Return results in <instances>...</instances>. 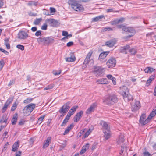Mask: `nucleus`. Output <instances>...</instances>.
Masks as SVG:
<instances>
[{
  "label": "nucleus",
  "mask_w": 156,
  "mask_h": 156,
  "mask_svg": "<svg viewBox=\"0 0 156 156\" xmlns=\"http://www.w3.org/2000/svg\"><path fill=\"white\" fill-rule=\"evenodd\" d=\"M72 115L70 113V112H69L67 114L66 117V119H69L70 117Z\"/></svg>",
  "instance_id": "0e129e2a"
},
{
  "label": "nucleus",
  "mask_w": 156,
  "mask_h": 156,
  "mask_svg": "<svg viewBox=\"0 0 156 156\" xmlns=\"http://www.w3.org/2000/svg\"><path fill=\"white\" fill-rule=\"evenodd\" d=\"M17 113H16L15 115H14L11 120L12 124V125L16 124L17 119Z\"/></svg>",
  "instance_id": "cd10ccee"
},
{
  "label": "nucleus",
  "mask_w": 156,
  "mask_h": 156,
  "mask_svg": "<svg viewBox=\"0 0 156 156\" xmlns=\"http://www.w3.org/2000/svg\"><path fill=\"white\" fill-rule=\"evenodd\" d=\"M154 75H152L149 78L147 82L146 86H148L150 85L151 82L154 80Z\"/></svg>",
  "instance_id": "c85d7f7f"
},
{
  "label": "nucleus",
  "mask_w": 156,
  "mask_h": 156,
  "mask_svg": "<svg viewBox=\"0 0 156 156\" xmlns=\"http://www.w3.org/2000/svg\"><path fill=\"white\" fill-rule=\"evenodd\" d=\"M44 38L45 45H48L54 42V39L51 37H44Z\"/></svg>",
  "instance_id": "dca6fc26"
},
{
  "label": "nucleus",
  "mask_w": 156,
  "mask_h": 156,
  "mask_svg": "<svg viewBox=\"0 0 156 156\" xmlns=\"http://www.w3.org/2000/svg\"><path fill=\"white\" fill-rule=\"evenodd\" d=\"M122 33H124L125 32L131 33V34L129 35L128 36L124 37V39L130 38L131 37L134 35L135 33V30L133 29V28L130 27H123L122 28Z\"/></svg>",
  "instance_id": "20e7f679"
},
{
  "label": "nucleus",
  "mask_w": 156,
  "mask_h": 156,
  "mask_svg": "<svg viewBox=\"0 0 156 156\" xmlns=\"http://www.w3.org/2000/svg\"><path fill=\"white\" fill-rule=\"evenodd\" d=\"M70 57L65 58V60L67 62H73L76 60V58L73 53H70Z\"/></svg>",
  "instance_id": "f3484780"
},
{
  "label": "nucleus",
  "mask_w": 156,
  "mask_h": 156,
  "mask_svg": "<svg viewBox=\"0 0 156 156\" xmlns=\"http://www.w3.org/2000/svg\"><path fill=\"white\" fill-rule=\"evenodd\" d=\"M125 21V19L124 18H121L119 19H116L112 21V25L117 24L119 23H122Z\"/></svg>",
  "instance_id": "aec40b11"
},
{
  "label": "nucleus",
  "mask_w": 156,
  "mask_h": 156,
  "mask_svg": "<svg viewBox=\"0 0 156 156\" xmlns=\"http://www.w3.org/2000/svg\"><path fill=\"white\" fill-rule=\"evenodd\" d=\"M97 82L99 84H107L108 83L107 79L105 78L98 79L97 80Z\"/></svg>",
  "instance_id": "4be33fe9"
},
{
  "label": "nucleus",
  "mask_w": 156,
  "mask_h": 156,
  "mask_svg": "<svg viewBox=\"0 0 156 156\" xmlns=\"http://www.w3.org/2000/svg\"><path fill=\"white\" fill-rule=\"evenodd\" d=\"M100 125L102 126V127L104 129L106 130L108 129V125L106 122L104 121L101 120L100 121Z\"/></svg>",
  "instance_id": "393cba45"
},
{
  "label": "nucleus",
  "mask_w": 156,
  "mask_h": 156,
  "mask_svg": "<svg viewBox=\"0 0 156 156\" xmlns=\"http://www.w3.org/2000/svg\"><path fill=\"white\" fill-rule=\"evenodd\" d=\"M104 71V69L101 68L100 67H97L95 69L94 72L96 73L97 75L100 76L103 73Z\"/></svg>",
  "instance_id": "a211bd4d"
},
{
  "label": "nucleus",
  "mask_w": 156,
  "mask_h": 156,
  "mask_svg": "<svg viewBox=\"0 0 156 156\" xmlns=\"http://www.w3.org/2000/svg\"><path fill=\"white\" fill-rule=\"evenodd\" d=\"M50 10L51 13L55 12L56 11L55 9L52 7L50 8Z\"/></svg>",
  "instance_id": "774afa93"
},
{
  "label": "nucleus",
  "mask_w": 156,
  "mask_h": 156,
  "mask_svg": "<svg viewBox=\"0 0 156 156\" xmlns=\"http://www.w3.org/2000/svg\"><path fill=\"white\" fill-rule=\"evenodd\" d=\"M37 41L39 44L45 45L44 37H40L37 39Z\"/></svg>",
  "instance_id": "bb28decb"
},
{
  "label": "nucleus",
  "mask_w": 156,
  "mask_h": 156,
  "mask_svg": "<svg viewBox=\"0 0 156 156\" xmlns=\"http://www.w3.org/2000/svg\"><path fill=\"white\" fill-rule=\"evenodd\" d=\"M116 61L115 59L113 57L109 58L106 62L107 66L110 68L115 67L116 65Z\"/></svg>",
  "instance_id": "0eeeda50"
},
{
  "label": "nucleus",
  "mask_w": 156,
  "mask_h": 156,
  "mask_svg": "<svg viewBox=\"0 0 156 156\" xmlns=\"http://www.w3.org/2000/svg\"><path fill=\"white\" fill-rule=\"evenodd\" d=\"M41 35H42L41 33V31L40 30H38L35 33V35L36 36H41Z\"/></svg>",
  "instance_id": "4d7b16f0"
},
{
  "label": "nucleus",
  "mask_w": 156,
  "mask_h": 156,
  "mask_svg": "<svg viewBox=\"0 0 156 156\" xmlns=\"http://www.w3.org/2000/svg\"><path fill=\"white\" fill-rule=\"evenodd\" d=\"M96 105L95 103H93L91 105L90 107L86 110V113L87 114H89L93 112L95 108L96 107Z\"/></svg>",
  "instance_id": "4468645a"
},
{
  "label": "nucleus",
  "mask_w": 156,
  "mask_h": 156,
  "mask_svg": "<svg viewBox=\"0 0 156 156\" xmlns=\"http://www.w3.org/2000/svg\"><path fill=\"white\" fill-rule=\"evenodd\" d=\"M104 137L106 140L110 138L111 136V133L109 129H107L104 132Z\"/></svg>",
  "instance_id": "a878e982"
},
{
  "label": "nucleus",
  "mask_w": 156,
  "mask_h": 156,
  "mask_svg": "<svg viewBox=\"0 0 156 156\" xmlns=\"http://www.w3.org/2000/svg\"><path fill=\"white\" fill-rule=\"evenodd\" d=\"M143 156H151V154L148 151H145L143 153Z\"/></svg>",
  "instance_id": "603ef678"
},
{
  "label": "nucleus",
  "mask_w": 156,
  "mask_h": 156,
  "mask_svg": "<svg viewBox=\"0 0 156 156\" xmlns=\"http://www.w3.org/2000/svg\"><path fill=\"white\" fill-rule=\"evenodd\" d=\"M69 3L71 8L75 11L81 12L84 11V9L83 6L78 3L76 1L70 0Z\"/></svg>",
  "instance_id": "f257e3e1"
},
{
  "label": "nucleus",
  "mask_w": 156,
  "mask_h": 156,
  "mask_svg": "<svg viewBox=\"0 0 156 156\" xmlns=\"http://www.w3.org/2000/svg\"><path fill=\"white\" fill-rule=\"evenodd\" d=\"M108 53L109 52L108 51L101 53L99 56V59L101 60L102 59H104L107 56Z\"/></svg>",
  "instance_id": "5701e85b"
},
{
  "label": "nucleus",
  "mask_w": 156,
  "mask_h": 156,
  "mask_svg": "<svg viewBox=\"0 0 156 156\" xmlns=\"http://www.w3.org/2000/svg\"><path fill=\"white\" fill-rule=\"evenodd\" d=\"M89 147V144L88 143L86 144L85 146H83L80 151V154H82L84 153L86 151L87 149Z\"/></svg>",
  "instance_id": "c756f323"
},
{
  "label": "nucleus",
  "mask_w": 156,
  "mask_h": 156,
  "mask_svg": "<svg viewBox=\"0 0 156 156\" xmlns=\"http://www.w3.org/2000/svg\"><path fill=\"white\" fill-rule=\"evenodd\" d=\"M47 21L49 22L50 26L53 27H56L59 25V23L56 20L53 19H48Z\"/></svg>",
  "instance_id": "6e6552de"
},
{
  "label": "nucleus",
  "mask_w": 156,
  "mask_h": 156,
  "mask_svg": "<svg viewBox=\"0 0 156 156\" xmlns=\"http://www.w3.org/2000/svg\"><path fill=\"white\" fill-rule=\"evenodd\" d=\"M112 82H113V84L114 85H116V79L115 77H113L112 78Z\"/></svg>",
  "instance_id": "69168bd1"
},
{
  "label": "nucleus",
  "mask_w": 156,
  "mask_h": 156,
  "mask_svg": "<svg viewBox=\"0 0 156 156\" xmlns=\"http://www.w3.org/2000/svg\"><path fill=\"white\" fill-rule=\"evenodd\" d=\"M124 140V136L121 135L118 139L117 143L118 144H120L121 143H122Z\"/></svg>",
  "instance_id": "72a5a7b5"
},
{
  "label": "nucleus",
  "mask_w": 156,
  "mask_h": 156,
  "mask_svg": "<svg viewBox=\"0 0 156 156\" xmlns=\"http://www.w3.org/2000/svg\"><path fill=\"white\" fill-rule=\"evenodd\" d=\"M140 103L138 101L135 102L134 105L132 106V111H135L138 110L140 108Z\"/></svg>",
  "instance_id": "f8f14e48"
},
{
  "label": "nucleus",
  "mask_w": 156,
  "mask_h": 156,
  "mask_svg": "<svg viewBox=\"0 0 156 156\" xmlns=\"http://www.w3.org/2000/svg\"><path fill=\"white\" fill-rule=\"evenodd\" d=\"M146 118V115L145 114H142L140 118V123L143 124V125H145L146 124H147V123H148L150 119H148V117L147 118L145 119Z\"/></svg>",
  "instance_id": "9d476101"
},
{
  "label": "nucleus",
  "mask_w": 156,
  "mask_h": 156,
  "mask_svg": "<svg viewBox=\"0 0 156 156\" xmlns=\"http://www.w3.org/2000/svg\"><path fill=\"white\" fill-rule=\"evenodd\" d=\"M19 147V141H18L16 142H15L12 147V151L14 152H15L16 151H17L18 149V148Z\"/></svg>",
  "instance_id": "b1692460"
},
{
  "label": "nucleus",
  "mask_w": 156,
  "mask_h": 156,
  "mask_svg": "<svg viewBox=\"0 0 156 156\" xmlns=\"http://www.w3.org/2000/svg\"><path fill=\"white\" fill-rule=\"evenodd\" d=\"M33 100V98H27L23 101V103L25 104H27L31 102Z\"/></svg>",
  "instance_id": "a19ab883"
},
{
  "label": "nucleus",
  "mask_w": 156,
  "mask_h": 156,
  "mask_svg": "<svg viewBox=\"0 0 156 156\" xmlns=\"http://www.w3.org/2000/svg\"><path fill=\"white\" fill-rule=\"evenodd\" d=\"M85 129H83L81 130L80 132L78 133V135L80 136H81L82 135H83L84 134L85 132Z\"/></svg>",
  "instance_id": "13d9d810"
},
{
  "label": "nucleus",
  "mask_w": 156,
  "mask_h": 156,
  "mask_svg": "<svg viewBox=\"0 0 156 156\" xmlns=\"http://www.w3.org/2000/svg\"><path fill=\"white\" fill-rule=\"evenodd\" d=\"M35 107V104L31 103L26 106L23 109V115L27 116L33 111Z\"/></svg>",
  "instance_id": "7ed1b4c3"
},
{
  "label": "nucleus",
  "mask_w": 156,
  "mask_h": 156,
  "mask_svg": "<svg viewBox=\"0 0 156 156\" xmlns=\"http://www.w3.org/2000/svg\"><path fill=\"white\" fill-rule=\"evenodd\" d=\"M70 104L69 102H67L63 105L59 109V112L62 114L63 116L65 115L69 109Z\"/></svg>",
  "instance_id": "39448f33"
},
{
  "label": "nucleus",
  "mask_w": 156,
  "mask_h": 156,
  "mask_svg": "<svg viewBox=\"0 0 156 156\" xmlns=\"http://www.w3.org/2000/svg\"><path fill=\"white\" fill-rule=\"evenodd\" d=\"M61 70L54 71H53V74L55 75H58L60 74Z\"/></svg>",
  "instance_id": "3c124183"
},
{
  "label": "nucleus",
  "mask_w": 156,
  "mask_h": 156,
  "mask_svg": "<svg viewBox=\"0 0 156 156\" xmlns=\"http://www.w3.org/2000/svg\"><path fill=\"white\" fill-rule=\"evenodd\" d=\"M83 112L82 111H80L77 113L74 118V121L75 122H77L80 120L82 117V115L83 114Z\"/></svg>",
  "instance_id": "ddd939ff"
},
{
  "label": "nucleus",
  "mask_w": 156,
  "mask_h": 156,
  "mask_svg": "<svg viewBox=\"0 0 156 156\" xmlns=\"http://www.w3.org/2000/svg\"><path fill=\"white\" fill-rule=\"evenodd\" d=\"M17 104L16 102L14 103L11 107V110L12 111H14L17 108Z\"/></svg>",
  "instance_id": "c03bdc74"
},
{
  "label": "nucleus",
  "mask_w": 156,
  "mask_h": 156,
  "mask_svg": "<svg viewBox=\"0 0 156 156\" xmlns=\"http://www.w3.org/2000/svg\"><path fill=\"white\" fill-rule=\"evenodd\" d=\"M119 92L123 97H126L125 95L129 93L128 88L125 86H122L120 87Z\"/></svg>",
  "instance_id": "1a4fd4ad"
},
{
  "label": "nucleus",
  "mask_w": 156,
  "mask_h": 156,
  "mask_svg": "<svg viewBox=\"0 0 156 156\" xmlns=\"http://www.w3.org/2000/svg\"><path fill=\"white\" fill-rule=\"evenodd\" d=\"M155 70V69L150 67H147L144 69L145 72L146 73H151Z\"/></svg>",
  "instance_id": "2f4dec72"
},
{
  "label": "nucleus",
  "mask_w": 156,
  "mask_h": 156,
  "mask_svg": "<svg viewBox=\"0 0 156 156\" xmlns=\"http://www.w3.org/2000/svg\"><path fill=\"white\" fill-rule=\"evenodd\" d=\"M73 125L72 124H70L69 126L65 130L64 132L63 133L64 135H65L67 134L70 131V130L73 127Z\"/></svg>",
  "instance_id": "7c9ffc66"
},
{
  "label": "nucleus",
  "mask_w": 156,
  "mask_h": 156,
  "mask_svg": "<svg viewBox=\"0 0 156 156\" xmlns=\"http://www.w3.org/2000/svg\"><path fill=\"white\" fill-rule=\"evenodd\" d=\"M68 34V32L66 31H63L62 32V35L63 36L66 37Z\"/></svg>",
  "instance_id": "680f3d73"
},
{
  "label": "nucleus",
  "mask_w": 156,
  "mask_h": 156,
  "mask_svg": "<svg viewBox=\"0 0 156 156\" xmlns=\"http://www.w3.org/2000/svg\"><path fill=\"white\" fill-rule=\"evenodd\" d=\"M42 20L41 18H38L35 20L33 23L35 25H38Z\"/></svg>",
  "instance_id": "79ce46f5"
},
{
  "label": "nucleus",
  "mask_w": 156,
  "mask_h": 156,
  "mask_svg": "<svg viewBox=\"0 0 156 156\" xmlns=\"http://www.w3.org/2000/svg\"><path fill=\"white\" fill-rule=\"evenodd\" d=\"M45 116V115H43L41 116L38 119L37 123L39 124H40L42 122L43 119H44V117Z\"/></svg>",
  "instance_id": "58836bf2"
},
{
  "label": "nucleus",
  "mask_w": 156,
  "mask_h": 156,
  "mask_svg": "<svg viewBox=\"0 0 156 156\" xmlns=\"http://www.w3.org/2000/svg\"><path fill=\"white\" fill-rule=\"evenodd\" d=\"M110 31V30H112V28L109 27H106L104 29V31Z\"/></svg>",
  "instance_id": "052dcab7"
},
{
  "label": "nucleus",
  "mask_w": 156,
  "mask_h": 156,
  "mask_svg": "<svg viewBox=\"0 0 156 156\" xmlns=\"http://www.w3.org/2000/svg\"><path fill=\"white\" fill-rule=\"evenodd\" d=\"M5 41V45L6 47V48L7 49H9L10 48V45L9 44V39L6 38L4 40Z\"/></svg>",
  "instance_id": "f704fd0d"
},
{
  "label": "nucleus",
  "mask_w": 156,
  "mask_h": 156,
  "mask_svg": "<svg viewBox=\"0 0 156 156\" xmlns=\"http://www.w3.org/2000/svg\"><path fill=\"white\" fill-rule=\"evenodd\" d=\"M129 48V46L128 45H127L125 46L121 47L120 48V50L121 52L126 54Z\"/></svg>",
  "instance_id": "6ab92c4d"
},
{
  "label": "nucleus",
  "mask_w": 156,
  "mask_h": 156,
  "mask_svg": "<svg viewBox=\"0 0 156 156\" xmlns=\"http://www.w3.org/2000/svg\"><path fill=\"white\" fill-rule=\"evenodd\" d=\"M154 35V32H151L150 33H148L147 34H146V36H150L151 37V36Z\"/></svg>",
  "instance_id": "bf43d9fd"
},
{
  "label": "nucleus",
  "mask_w": 156,
  "mask_h": 156,
  "mask_svg": "<svg viewBox=\"0 0 156 156\" xmlns=\"http://www.w3.org/2000/svg\"><path fill=\"white\" fill-rule=\"evenodd\" d=\"M8 120V118L5 115L2 116L1 119L0 121V123H6Z\"/></svg>",
  "instance_id": "e433bc0d"
},
{
  "label": "nucleus",
  "mask_w": 156,
  "mask_h": 156,
  "mask_svg": "<svg viewBox=\"0 0 156 156\" xmlns=\"http://www.w3.org/2000/svg\"><path fill=\"white\" fill-rule=\"evenodd\" d=\"M103 18H104L105 19L104 16L103 15H100L99 16L93 18L92 19V21L94 22H97Z\"/></svg>",
  "instance_id": "473e14b6"
},
{
  "label": "nucleus",
  "mask_w": 156,
  "mask_h": 156,
  "mask_svg": "<svg viewBox=\"0 0 156 156\" xmlns=\"http://www.w3.org/2000/svg\"><path fill=\"white\" fill-rule=\"evenodd\" d=\"M91 132V131L89 129L87 132H86L84 135H83V138H85L88 136L90 134Z\"/></svg>",
  "instance_id": "ea45409f"
},
{
  "label": "nucleus",
  "mask_w": 156,
  "mask_h": 156,
  "mask_svg": "<svg viewBox=\"0 0 156 156\" xmlns=\"http://www.w3.org/2000/svg\"><path fill=\"white\" fill-rule=\"evenodd\" d=\"M5 63L3 60L0 61V70H2L3 67L4 66Z\"/></svg>",
  "instance_id": "de8ad7c7"
},
{
  "label": "nucleus",
  "mask_w": 156,
  "mask_h": 156,
  "mask_svg": "<svg viewBox=\"0 0 156 156\" xmlns=\"http://www.w3.org/2000/svg\"><path fill=\"white\" fill-rule=\"evenodd\" d=\"M129 51L131 54L134 55L136 53V50L135 48H132L129 50Z\"/></svg>",
  "instance_id": "37998d69"
},
{
  "label": "nucleus",
  "mask_w": 156,
  "mask_h": 156,
  "mask_svg": "<svg viewBox=\"0 0 156 156\" xmlns=\"http://www.w3.org/2000/svg\"><path fill=\"white\" fill-rule=\"evenodd\" d=\"M28 37V34L24 31L20 32L18 34V38L20 39H25Z\"/></svg>",
  "instance_id": "9b49d317"
},
{
  "label": "nucleus",
  "mask_w": 156,
  "mask_h": 156,
  "mask_svg": "<svg viewBox=\"0 0 156 156\" xmlns=\"http://www.w3.org/2000/svg\"><path fill=\"white\" fill-rule=\"evenodd\" d=\"M16 48L21 50H23L24 49V46L23 45L20 44L17 45L16 46Z\"/></svg>",
  "instance_id": "8fccbe9b"
},
{
  "label": "nucleus",
  "mask_w": 156,
  "mask_h": 156,
  "mask_svg": "<svg viewBox=\"0 0 156 156\" xmlns=\"http://www.w3.org/2000/svg\"><path fill=\"white\" fill-rule=\"evenodd\" d=\"M4 5V2L3 0H0V8L2 7Z\"/></svg>",
  "instance_id": "338daca9"
},
{
  "label": "nucleus",
  "mask_w": 156,
  "mask_h": 156,
  "mask_svg": "<svg viewBox=\"0 0 156 156\" xmlns=\"http://www.w3.org/2000/svg\"><path fill=\"white\" fill-rule=\"evenodd\" d=\"M54 86L52 84H50L47 86L44 89V90H46L52 89Z\"/></svg>",
  "instance_id": "49530a36"
},
{
  "label": "nucleus",
  "mask_w": 156,
  "mask_h": 156,
  "mask_svg": "<svg viewBox=\"0 0 156 156\" xmlns=\"http://www.w3.org/2000/svg\"><path fill=\"white\" fill-rule=\"evenodd\" d=\"M8 106V105L6 104L4 105L2 109V113H4L5 112Z\"/></svg>",
  "instance_id": "09e8293b"
},
{
  "label": "nucleus",
  "mask_w": 156,
  "mask_h": 156,
  "mask_svg": "<svg viewBox=\"0 0 156 156\" xmlns=\"http://www.w3.org/2000/svg\"><path fill=\"white\" fill-rule=\"evenodd\" d=\"M156 114V113L153 111H152L150 113L149 115L148 116V119H149L150 120L153 117H154Z\"/></svg>",
  "instance_id": "4c0bfd02"
},
{
  "label": "nucleus",
  "mask_w": 156,
  "mask_h": 156,
  "mask_svg": "<svg viewBox=\"0 0 156 156\" xmlns=\"http://www.w3.org/2000/svg\"><path fill=\"white\" fill-rule=\"evenodd\" d=\"M12 100L13 99L12 98H9L5 104L9 105L12 102Z\"/></svg>",
  "instance_id": "864d4df0"
},
{
  "label": "nucleus",
  "mask_w": 156,
  "mask_h": 156,
  "mask_svg": "<svg viewBox=\"0 0 156 156\" xmlns=\"http://www.w3.org/2000/svg\"><path fill=\"white\" fill-rule=\"evenodd\" d=\"M117 98L113 94H111L106 96L104 102L108 105H112L116 102Z\"/></svg>",
  "instance_id": "f03ea898"
},
{
  "label": "nucleus",
  "mask_w": 156,
  "mask_h": 156,
  "mask_svg": "<svg viewBox=\"0 0 156 156\" xmlns=\"http://www.w3.org/2000/svg\"><path fill=\"white\" fill-rule=\"evenodd\" d=\"M78 108V106H75L73 107L71 109V110L74 113V112L76 111V109Z\"/></svg>",
  "instance_id": "5fc2aeb1"
},
{
  "label": "nucleus",
  "mask_w": 156,
  "mask_h": 156,
  "mask_svg": "<svg viewBox=\"0 0 156 156\" xmlns=\"http://www.w3.org/2000/svg\"><path fill=\"white\" fill-rule=\"evenodd\" d=\"M47 25L46 23H44L42 26L41 29L43 30H46L47 29Z\"/></svg>",
  "instance_id": "6e6d98bb"
},
{
  "label": "nucleus",
  "mask_w": 156,
  "mask_h": 156,
  "mask_svg": "<svg viewBox=\"0 0 156 156\" xmlns=\"http://www.w3.org/2000/svg\"><path fill=\"white\" fill-rule=\"evenodd\" d=\"M73 42L72 41L69 42L67 44V46L68 47H70L73 44Z\"/></svg>",
  "instance_id": "e2e57ef3"
},
{
  "label": "nucleus",
  "mask_w": 156,
  "mask_h": 156,
  "mask_svg": "<svg viewBox=\"0 0 156 156\" xmlns=\"http://www.w3.org/2000/svg\"><path fill=\"white\" fill-rule=\"evenodd\" d=\"M92 53L93 52L92 51H90L87 55L83 63V66L84 67H85L86 66V64H87L90 62H91V63H94V61L93 59H90Z\"/></svg>",
  "instance_id": "423d86ee"
},
{
  "label": "nucleus",
  "mask_w": 156,
  "mask_h": 156,
  "mask_svg": "<svg viewBox=\"0 0 156 156\" xmlns=\"http://www.w3.org/2000/svg\"><path fill=\"white\" fill-rule=\"evenodd\" d=\"M69 119H66V118L65 117V119L63 121V122L62 123L61 125V126H64L67 123V122H68Z\"/></svg>",
  "instance_id": "a18cd8bd"
},
{
  "label": "nucleus",
  "mask_w": 156,
  "mask_h": 156,
  "mask_svg": "<svg viewBox=\"0 0 156 156\" xmlns=\"http://www.w3.org/2000/svg\"><path fill=\"white\" fill-rule=\"evenodd\" d=\"M51 137H49L44 141L43 146V148H46L49 146V142L51 141Z\"/></svg>",
  "instance_id": "412c9836"
},
{
  "label": "nucleus",
  "mask_w": 156,
  "mask_h": 156,
  "mask_svg": "<svg viewBox=\"0 0 156 156\" xmlns=\"http://www.w3.org/2000/svg\"><path fill=\"white\" fill-rule=\"evenodd\" d=\"M116 41L117 40L115 39H112L106 42L105 43V45L108 47H112L114 46Z\"/></svg>",
  "instance_id": "2eb2a0df"
},
{
  "label": "nucleus",
  "mask_w": 156,
  "mask_h": 156,
  "mask_svg": "<svg viewBox=\"0 0 156 156\" xmlns=\"http://www.w3.org/2000/svg\"><path fill=\"white\" fill-rule=\"evenodd\" d=\"M125 96L126 97H123V98H127V100L129 101L133 99L132 96L131 95L129 94V93L127 94V95L126 94Z\"/></svg>",
  "instance_id": "c9c22d12"
}]
</instances>
